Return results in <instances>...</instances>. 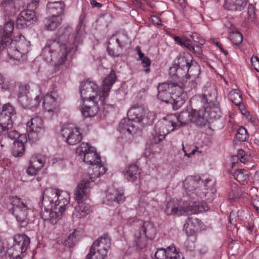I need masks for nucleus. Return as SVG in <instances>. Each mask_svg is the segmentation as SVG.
Here are the masks:
<instances>
[{
  "instance_id": "obj_42",
  "label": "nucleus",
  "mask_w": 259,
  "mask_h": 259,
  "mask_svg": "<svg viewBox=\"0 0 259 259\" xmlns=\"http://www.w3.org/2000/svg\"><path fill=\"white\" fill-rule=\"evenodd\" d=\"M176 116L171 115L168 116L166 118L163 122L161 125L160 126L162 131L166 132L168 129L174 128V130L177 128V125L176 122L174 121V118L175 119Z\"/></svg>"
},
{
  "instance_id": "obj_50",
  "label": "nucleus",
  "mask_w": 259,
  "mask_h": 259,
  "mask_svg": "<svg viewBox=\"0 0 259 259\" xmlns=\"http://www.w3.org/2000/svg\"><path fill=\"white\" fill-rule=\"evenodd\" d=\"M1 7L6 12H11L15 9L13 0H2Z\"/></svg>"
},
{
  "instance_id": "obj_15",
  "label": "nucleus",
  "mask_w": 259,
  "mask_h": 259,
  "mask_svg": "<svg viewBox=\"0 0 259 259\" xmlns=\"http://www.w3.org/2000/svg\"><path fill=\"white\" fill-rule=\"evenodd\" d=\"M200 182V177L199 176H189L183 182V187L187 195L194 199V196L198 195V188Z\"/></svg>"
},
{
  "instance_id": "obj_21",
  "label": "nucleus",
  "mask_w": 259,
  "mask_h": 259,
  "mask_svg": "<svg viewBox=\"0 0 259 259\" xmlns=\"http://www.w3.org/2000/svg\"><path fill=\"white\" fill-rule=\"evenodd\" d=\"M14 23L13 21H9L5 24L4 27V35L0 40V52H2L7 47L10 41L12 40L10 37L14 30Z\"/></svg>"
},
{
  "instance_id": "obj_28",
  "label": "nucleus",
  "mask_w": 259,
  "mask_h": 259,
  "mask_svg": "<svg viewBox=\"0 0 259 259\" xmlns=\"http://www.w3.org/2000/svg\"><path fill=\"white\" fill-rule=\"evenodd\" d=\"M174 131V128L168 129L166 132L162 131L160 127L158 125L155 126L153 132L152 133L150 140L151 142L154 144H158L161 141H163L165 137V136L169 133L170 132Z\"/></svg>"
},
{
  "instance_id": "obj_20",
  "label": "nucleus",
  "mask_w": 259,
  "mask_h": 259,
  "mask_svg": "<svg viewBox=\"0 0 259 259\" xmlns=\"http://www.w3.org/2000/svg\"><path fill=\"white\" fill-rule=\"evenodd\" d=\"M45 157L41 155L33 156L30 160L29 166L27 169V173L30 176L35 175L44 166Z\"/></svg>"
},
{
  "instance_id": "obj_26",
  "label": "nucleus",
  "mask_w": 259,
  "mask_h": 259,
  "mask_svg": "<svg viewBox=\"0 0 259 259\" xmlns=\"http://www.w3.org/2000/svg\"><path fill=\"white\" fill-rule=\"evenodd\" d=\"M192 122L199 126H204L208 121L206 110H191Z\"/></svg>"
},
{
  "instance_id": "obj_38",
  "label": "nucleus",
  "mask_w": 259,
  "mask_h": 259,
  "mask_svg": "<svg viewBox=\"0 0 259 259\" xmlns=\"http://www.w3.org/2000/svg\"><path fill=\"white\" fill-rule=\"evenodd\" d=\"M233 176L239 183L244 185L249 180V172L245 169H240L235 170Z\"/></svg>"
},
{
  "instance_id": "obj_45",
  "label": "nucleus",
  "mask_w": 259,
  "mask_h": 259,
  "mask_svg": "<svg viewBox=\"0 0 259 259\" xmlns=\"http://www.w3.org/2000/svg\"><path fill=\"white\" fill-rule=\"evenodd\" d=\"M106 255L99 250L91 246L90 251L86 256V259H104Z\"/></svg>"
},
{
  "instance_id": "obj_30",
  "label": "nucleus",
  "mask_w": 259,
  "mask_h": 259,
  "mask_svg": "<svg viewBox=\"0 0 259 259\" xmlns=\"http://www.w3.org/2000/svg\"><path fill=\"white\" fill-rule=\"evenodd\" d=\"M200 73L199 66L196 62H191L186 70V74L188 76L192 81H194L197 84L199 81V75Z\"/></svg>"
},
{
  "instance_id": "obj_49",
  "label": "nucleus",
  "mask_w": 259,
  "mask_h": 259,
  "mask_svg": "<svg viewBox=\"0 0 259 259\" xmlns=\"http://www.w3.org/2000/svg\"><path fill=\"white\" fill-rule=\"evenodd\" d=\"M14 147L13 150V154L15 157L21 156L25 151L24 144H18L14 142Z\"/></svg>"
},
{
  "instance_id": "obj_23",
  "label": "nucleus",
  "mask_w": 259,
  "mask_h": 259,
  "mask_svg": "<svg viewBox=\"0 0 259 259\" xmlns=\"http://www.w3.org/2000/svg\"><path fill=\"white\" fill-rule=\"evenodd\" d=\"M18 101L23 108L31 109L36 107L39 105L40 98L39 96H36L32 100L29 95L20 93L18 95Z\"/></svg>"
},
{
  "instance_id": "obj_55",
  "label": "nucleus",
  "mask_w": 259,
  "mask_h": 259,
  "mask_svg": "<svg viewBox=\"0 0 259 259\" xmlns=\"http://www.w3.org/2000/svg\"><path fill=\"white\" fill-rule=\"evenodd\" d=\"M205 110H206V116L209 119L208 122H211L213 119H215L220 116L219 115H217L214 109L210 108L208 110L207 109H205Z\"/></svg>"
},
{
  "instance_id": "obj_5",
  "label": "nucleus",
  "mask_w": 259,
  "mask_h": 259,
  "mask_svg": "<svg viewBox=\"0 0 259 259\" xmlns=\"http://www.w3.org/2000/svg\"><path fill=\"white\" fill-rule=\"evenodd\" d=\"M10 202L13 206L12 213L19 225L22 227L26 226L29 221L34 217L29 201L14 196L10 198Z\"/></svg>"
},
{
  "instance_id": "obj_7",
  "label": "nucleus",
  "mask_w": 259,
  "mask_h": 259,
  "mask_svg": "<svg viewBox=\"0 0 259 259\" xmlns=\"http://www.w3.org/2000/svg\"><path fill=\"white\" fill-rule=\"evenodd\" d=\"M5 49L10 59L19 60L29 52L30 42L26 40L24 36L20 34L14 40H11Z\"/></svg>"
},
{
  "instance_id": "obj_24",
  "label": "nucleus",
  "mask_w": 259,
  "mask_h": 259,
  "mask_svg": "<svg viewBox=\"0 0 259 259\" xmlns=\"http://www.w3.org/2000/svg\"><path fill=\"white\" fill-rule=\"evenodd\" d=\"M111 239L108 235H104L96 240L92 245L102 253L107 255L108 250L110 248Z\"/></svg>"
},
{
  "instance_id": "obj_9",
  "label": "nucleus",
  "mask_w": 259,
  "mask_h": 259,
  "mask_svg": "<svg viewBox=\"0 0 259 259\" xmlns=\"http://www.w3.org/2000/svg\"><path fill=\"white\" fill-rule=\"evenodd\" d=\"M76 154L80 157L83 161L90 165L101 162V157L97 154L96 149L89 143L82 142L77 147Z\"/></svg>"
},
{
  "instance_id": "obj_14",
  "label": "nucleus",
  "mask_w": 259,
  "mask_h": 259,
  "mask_svg": "<svg viewBox=\"0 0 259 259\" xmlns=\"http://www.w3.org/2000/svg\"><path fill=\"white\" fill-rule=\"evenodd\" d=\"M37 21L35 13L33 11L23 10L20 12L16 21L18 28H23L29 26Z\"/></svg>"
},
{
  "instance_id": "obj_51",
  "label": "nucleus",
  "mask_w": 259,
  "mask_h": 259,
  "mask_svg": "<svg viewBox=\"0 0 259 259\" xmlns=\"http://www.w3.org/2000/svg\"><path fill=\"white\" fill-rule=\"evenodd\" d=\"M174 40L177 44L182 47H185L188 49H190L191 46V39L186 38H181L179 36H175Z\"/></svg>"
},
{
  "instance_id": "obj_64",
  "label": "nucleus",
  "mask_w": 259,
  "mask_h": 259,
  "mask_svg": "<svg viewBox=\"0 0 259 259\" xmlns=\"http://www.w3.org/2000/svg\"><path fill=\"white\" fill-rule=\"evenodd\" d=\"M151 21L155 25H160L161 24L160 19L155 15L151 17Z\"/></svg>"
},
{
  "instance_id": "obj_8",
  "label": "nucleus",
  "mask_w": 259,
  "mask_h": 259,
  "mask_svg": "<svg viewBox=\"0 0 259 259\" xmlns=\"http://www.w3.org/2000/svg\"><path fill=\"white\" fill-rule=\"evenodd\" d=\"M128 40L127 36L124 34L118 33L112 35L108 41L107 50L109 55L113 57L120 56Z\"/></svg>"
},
{
  "instance_id": "obj_46",
  "label": "nucleus",
  "mask_w": 259,
  "mask_h": 259,
  "mask_svg": "<svg viewBox=\"0 0 259 259\" xmlns=\"http://www.w3.org/2000/svg\"><path fill=\"white\" fill-rule=\"evenodd\" d=\"M229 39L235 45L240 44L243 40V36L239 31H232L229 33Z\"/></svg>"
},
{
  "instance_id": "obj_13",
  "label": "nucleus",
  "mask_w": 259,
  "mask_h": 259,
  "mask_svg": "<svg viewBox=\"0 0 259 259\" xmlns=\"http://www.w3.org/2000/svg\"><path fill=\"white\" fill-rule=\"evenodd\" d=\"M191 62H192V58L189 55L177 57L173 66L169 68L170 71L176 75L183 74L182 71L186 73V70Z\"/></svg>"
},
{
  "instance_id": "obj_60",
  "label": "nucleus",
  "mask_w": 259,
  "mask_h": 259,
  "mask_svg": "<svg viewBox=\"0 0 259 259\" xmlns=\"http://www.w3.org/2000/svg\"><path fill=\"white\" fill-rule=\"evenodd\" d=\"M27 142V137L26 135L25 134H21L20 135L19 134V136L17 137L16 140L14 141V142H16L18 144H24V143Z\"/></svg>"
},
{
  "instance_id": "obj_33",
  "label": "nucleus",
  "mask_w": 259,
  "mask_h": 259,
  "mask_svg": "<svg viewBox=\"0 0 259 259\" xmlns=\"http://www.w3.org/2000/svg\"><path fill=\"white\" fill-rule=\"evenodd\" d=\"M139 231L142 232V235L149 239H153L156 235V229L153 224L149 222H144Z\"/></svg>"
},
{
  "instance_id": "obj_41",
  "label": "nucleus",
  "mask_w": 259,
  "mask_h": 259,
  "mask_svg": "<svg viewBox=\"0 0 259 259\" xmlns=\"http://www.w3.org/2000/svg\"><path fill=\"white\" fill-rule=\"evenodd\" d=\"M191 116V110H186L182 111L175 119L179 121L181 126H184L192 122Z\"/></svg>"
},
{
  "instance_id": "obj_35",
  "label": "nucleus",
  "mask_w": 259,
  "mask_h": 259,
  "mask_svg": "<svg viewBox=\"0 0 259 259\" xmlns=\"http://www.w3.org/2000/svg\"><path fill=\"white\" fill-rule=\"evenodd\" d=\"M201 221L198 219L189 218L186 225V231L190 235H192L201 228Z\"/></svg>"
},
{
  "instance_id": "obj_4",
  "label": "nucleus",
  "mask_w": 259,
  "mask_h": 259,
  "mask_svg": "<svg viewBox=\"0 0 259 259\" xmlns=\"http://www.w3.org/2000/svg\"><path fill=\"white\" fill-rule=\"evenodd\" d=\"M157 98L162 102L170 103L174 109L180 108L185 102L186 94L181 82H165L157 88Z\"/></svg>"
},
{
  "instance_id": "obj_18",
  "label": "nucleus",
  "mask_w": 259,
  "mask_h": 259,
  "mask_svg": "<svg viewBox=\"0 0 259 259\" xmlns=\"http://www.w3.org/2000/svg\"><path fill=\"white\" fill-rule=\"evenodd\" d=\"M58 95L56 92H53L46 94L44 98L43 106L48 112L57 113L59 106Z\"/></svg>"
},
{
  "instance_id": "obj_19",
  "label": "nucleus",
  "mask_w": 259,
  "mask_h": 259,
  "mask_svg": "<svg viewBox=\"0 0 259 259\" xmlns=\"http://www.w3.org/2000/svg\"><path fill=\"white\" fill-rule=\"evenodd\" d=\"M184 202L179 200H170L168 201L165 209V213L167 215H181L186 212Z\"/></svg>"
},
{
  "instance_id": "obj_61",
  "label": "nucleus",
  "mask_w": 259,
  "mask_h": 259,
  "mask_svg": "<svg viewBox=\"0 0 259 259\" xmlns=\"http://www.w3.org/2000/svg\"><path fill=\"white\" fill-rule=\"evenodd\" d=\"M10 129L9 127L6 126L5 124H3L2 122L0 121V136H4L6 133Z\"/></svg>"
},
{
  "instance_id": "obj_11",
  "label": "nucleus",
  "mask_w": 259,
  "mask_h": 259,
  "mask_svg": "<svg viewBox=\"0 0 259 259\" xmlns=\"http://www.w3.org/2000/svg\"><path fill=\"white\" fill-rule=\"evenodd\" d=\"M42 119L39 116L32 118L27 123V132L29 139L35 141L38 139V134L44 131Z\"/></svg>"
},
{
  "instance_id": "obj_53",
  "label": "nucleus",
  "mask_w": 259,
  "mask_h": 259,
  "mask_svg": "<svg viewBox=\"0 0 259 259\" xmlns=\"http://www.w3.org/2000/svg\"><path fill=\"white\" fill-rule=\"evenodd\" d=\"M231 189L234 198L239 197L242 195V192L237 184H232Z\"/></svg>"
},
{
  "instance_id": "obj_37",
  "label": "nucleus",
  "mask_w": 259,
  "mask_h": 259,
  "mask_svg": "<svg viewBox=\"0 0 259 259\" xmlns=\"http://www.w3.org/2000/svg\"><path fill=\"white\" fill-rule=\"evenodd\" d=\"M47 7L50 12L56 16H60L63 14L65 9V5L63 2L50 3L47 5Z\"/></svg>"
},
{
  "instance_id": "obj_1",
  "label": "nucleus",
  "mask_w": 259,
  "mask_h": 259,
  "mask_svg": "<svg viewBox=\"0 0 259 259\" xmlns=\"http://www.w3.org/2000/svg\"><path fill=\"white\" fill-rule=\"evenodd\" d=\"M81 39L78 31L70 38V29L64 28L58 37L49 39L42 51V55L47 62H54L55 68L59 70L71 51L76 52Z\"/></svg>"
},
{
  "instance_id": "obj_29",
  "label": "nucleus",
  "mask_w": 259,
  "mask_h": 259,
  "mask_svg": "<svg viewBox=\"0 0 259 259\" xmlns=\"http://www.w3.org/2000/svg\"><path fill=\"white\" fill-rule=\"evenodd\" d=\"M118 130L122 134H125L127 132L130 134H133L136 132L137 128L133 122L128 118L121 120L119 123Z\"/></svg>"
},
{
  "instance_id": "obj_43",
  "label": "nucleus",
  "mask_w": 259,
  "mask_h": 259,
  "mask_svg": "<svg viewBox=\"0 0 259 259\" xmlns=\"http://www.w3.org/2000/svg\"><path fill=\"white\" fill-rule=\"evenodd\" d=\"M166 259H184L181 253L177 251L174 246H170L166 248Z\"/></svg>"
},
{
  "instance_id": "obj_63",
  "label": "nucleus",
  "mask_w": 259,
  "mask_h": 259,
  "mask_svg": "<svg viewBox=\"0 0 259 259\" xmlns=\"http://www.w3.org/2000/svg\"><path fill=\"white\" fill-rule=\"evenodd\" d=\"M251 202L254 208L259 212V196H255L254 197Z\"/></svg>"
},
{
  "instance_id": "obj_34",
  "label": "nucleus",
  "mask_w": 259,
  "mask_h": 259,
  "mask_svg": "<svg viewBox=\"0 0 259 259\" xmlns=\"http://www.w3.org/2000/svg\"><path fill=\"white\" fill-rule=\"evenodd\" d=\"M62 21L60 16L53 14L51 17L46 19L44 21L45 28L48 30H54L59 26Z\"/></svg>"
},
{
  "instance_id": "obj_44",
  "label": "nucleus",
  "mask_w": 259,
  "mask_h": 259,
  "mask_svg": "<svg viewBox=\"0 0 259 259\" xmlns=\"http://www.w3.org/2000/svg\"><path fill=\"white\" fill-rule=\"evenodd\" d=\"M232 166L233 167L235 166L236 163H238L239 161L241 163H245L247 161V160L245 152L242 149H239L238 151L237 155H234L232 157Z\"/></svg>"
},
{
  "instance_id": "obj_25",
  "label": "nucleus",
  "mask_w": 259,
  "mask_h": 259,
  "mask_svg": "<svg viewBox=\"0 0 259 259\" xmlns=\"http://www.w3.org/2000/svg\"><path fill=\"white\" fill-rule=\"evenodd\" d=\"M146 114V110L140 106H134L128 111L127 116L133 122L140 123L142 122L143 117Z\"/></svg>"
},
{
  "instance_id": "obj_54",
  "label": "nucleus",
  "mask_w": 259,
  "mask_h": 259,
  "mask_svg": "<svg viewBox=\"0 0 259 259\" xmlns=\"http://www.w3.org/2000/svg\"><path fill=\"white\" fill-rule=\"evenodd\" d=\"M190 51H193L197 56H200L202 55V49L201 46L198 45L192 44V42L191 41V46H190V49H189Z\"/></svg>"
},
{
  "instance_id": "obj_31",
  "label": "nucleus",
  "mask_w": 259,
  "mask_h": 259,
  "mask_svg": "<svg viewBox=\"0 0 259 259\" xmlns=\"http://www.w3.org/2000/svg\"><path fill=\"white\" fill-rule=\"evenodd\" d=\"M247 4V0H225V9L230 11H242Z\"/></svg>"
},
{
  "instance_id": "obj_6",
  "label": "nucleus",
  "mask_w": 259,
  "mask_h": 259,
  "mask_svg": "<svg viewBox=\"0 0 259 259\" xmlns=\"http://www.w3.org/2000/svg\"><path fill=\"white\" fill-rule=\"evenodd\" d=\"M91 191L90 182L89 180H81L75 192V199L77 202L73 215L78 218H82L88 215L90 211L89 205L84 202Z\"/></svg>"
},
{
  "instance_id": "obj_40",
  "label": "nucleus",
  "mask_w": 259,
  "mask_h": 259,
  "mask_svg": "<svg viewBox=\"0 0 259 259\" xmlns=\"http://www.w3.org/2000/svg\"><path fill=\"white\" fill-rule=\"evenodd\" d=\"M147 238L143 236L141 232L139 231L135 234L134 245L136 246L138 249H142L147 245Z\"/></svg>"
},
{
  "instance_id": "obj_47",
  "label": "nucleus",
  "mask_w": 259,
  "mask_h": 259,
  "mask_svg": "<svg viewBox=\"0 0 259 259\" xmlns=\"http://www.w3.org/2000/svg\"><path fill=\"white\" fill-rule=\"evenodd\" d=\"M155 118V115L153 112L146 110V114L143 117L141 122L144 126L150 125L153 123Z\"/></svg>"
},
{
  "instance_id": "obj_27",
  "label": "nucleus",
  "mask_w": 259,
  "mask_h": 259,
  "mask_svg": "<svg viewBox=\"0 0 259 259\" xmlns=\"http://www.w3.org/2000/svg\"><path fill=\"white\" fill-rule=\"evenodd\" d=\"M185 206V212L191 213H198L208 210V206L204 202L194 201L191 203L184 202Z\"/></svg>"
},
{
  "instance_id": "obj_10",
  "label": "nucleus",
  "mask_w": 259,
  "mask_h": 259,
  "mask_svg": "<svg viewBox=\"0 0 259 259\" xmlns=\"http://www.w3.org/2000/svg\"><path fill=\"white\" fill-rule=\"evenodd\" d=\"M61 132L62 136L66 139V142L70 145H76L82 138L79 128L73 125L64 126Z\"/></svg>"
},
{
  "instance_id": "obj_17",
  "label": "nucleus",
  "mask_w": 259,
  "mask_h": 259,
  "mask_svg": "<svg viewBox=\"0 0 259 259\" xmlns=\"http://www.w3.org/2000/svg\"><path fill=\"white\" fill-rule=\"evenodd\" d=\"M124 200L125 196L121 191L110 189L106 193L104 203L108 205H115L123 202Z\"/></svg>"
},
{
  "instance_id": "obj_32",
  "label": "nucleus",
  "mask_w": 259,
  "mask_h": 259,
  "mask_svg": "<svg viewBox=\"0 0 259 259\" xmlns=\"http://www.w3.org/2000/svg\"><path fill=\"white\" fill-rule=\"evenodd\" d=\"M123 173L128 181L133 182L139 177L140 171L136 164H132L125 169Z\"/></svg>"
},
{
  "instance_id": "obj_52",
  "label": "nucleus",
  "mask_w": 259,
  "mask_h": 259,
  "mask_svg": "<svg viewBox=\"0 0 259 259\" xmlns=\"http://www.w3.org/2000/svg\"><path fill=\"white\" fill-rule=\"evenodd\" d=\"M10 82L0 74V88L3 90H8L10 88Z\"/></svg>"
},
{
  "instance_id": "obj_57",
  "label": "nucleus",
  "mask_w": 259,
  "mask_h": 259,
  "mask_svg": "<svg viewBox=\"0 0 259 259\" xmlns=\"http://www.w3.org/2000/svg\"><path fill=\"white\" fill-rule=\"evenodd\" d=\"M11 128H10L8 131V133H6L5 135H4L5 136H6L7 135V137L11 139H15L16 140L17 137L19 136V133L16 131V130H11Z\"/></svg>"
},
{
  "instance_id": "obj_56",
  "label": "nucleus",
  "mask_w": 259,
  "mask_h": 259,
  "mask_svg": "<svg viewBox=\"0 0 259 259\" xmlns=\"http://www.w3.org/2000/svg\"><path fill=\"white\" fill-rule=\"evenodd\" d=\"M141 60L142 61L143 67L145 68L144 71L146 73H148L150 71V69L149 68L151 64L150 60L148 57H146L141 59Z\"/></svg>"
},
{
  "instance_id": "obj_2",
  "label": "nucleus",
  "mask_w": 259,
  "mask_h": 259,
  "mask_svg": "<svg viewBox=\"0 0 259 259\" xmlns=\"http://www.w3.org/2000/svg\"><path fill=\"white\" fill-rule=\"evenodd\" d=\"M68 196L67 193L58 189H45L42 200L44 210L41 213V218L52 224H56L60 219L66 206L69 203L67 198Z\"/></svg>"
},
{
  "instance_id": "obj_36",
  "label": "nucleus",
  "mask_w": 259,
  "mask_h": 259,
  "mask_svg": "<svg viewBox=\"0 0 259 259\" xmlns=\"http://www.w3.org/2000/svg\"><path fill=\"white\" fill-rule=\"evenodd\" d=\"M98 102H93L92 105L85 106L81 109V113L85 117L94 116L99 111Z\"/></svg>"
},
{
  "instance_id": "obj_58",
  "label": "nucleus",
  "mask_w": 259,
  "mask_h": 259,
  "mask_svg": "<svg viewBox=\"0 0 259 259\" xmlns=\"http://www.w3.org/2000/svg\"><path fill=\"white\" fill-rule=\"evenodd\" d=\"M255 7L252 4H249L247 8V14L249 18H253L255 16Z\"/></svg>"
},
{
  "instance_id": "obj_39",
  "label": "nucleus",
  "mask_w": 259,
  "mask_h": 259,
  "mask_svg": "<svg viewBox=\"0 0 259 259\" xmlns=\"http://www.w3.org/2000/svg\"><path fill=\"white\" fill-rule=\"evenodd\" d=\"M228 98L232 102L239 108L241 106H243L242 94L240 91L235 89L231 90L228 94Z\"/></svg>"
},
{
  "instance_id": "obj_12",
  "label": "nucleus",
  "mask_w": 259,
  "mask_h": 259,
  "mask_svg": "<svg viewBox=\"0 0 259 259\" xmlns=\"http://www.w3.org/2000/svg\"><path fill=\"white\" fill-rule=\"evenodd\" d=\"M15 244L13 246V248H10L8 254L11 256V257H19L17 253L11 252V250H15L16 251H18L21 253L25 252L30 244V239L25 235H18L14 238Z\"/></svg>"
},
{
  "instance_id": "obj_16",
  "label": "nucleus",
  "mask_w": 259,
  "mask_h": 259,
  "mask_svg": "<svg viewBox=\"0 0 259 259\" xmlns=\"http://www.w3.org/2000/svg\"><path fill=\"white\" fill-rule=\"evenodd\" d=\"M15 117L14 107L9 103L3 105L0 111V121L10 128L13 126V119Z\"/></svg>"
},
{
  "instance_id": "obj_3",
  "label": "nucleus",
  "mask_w": 259,
  "mask_h": 259,
  "mask_svg": "<svg viewBox=\"0 0 259 259\" xmlns=\"http://www.w3.org/2000/svg\"><path fill=\"white\" fill-rule=\"evenodd\" d=\"M116 79L115 72L112 70L103 80L101 92L99 90L98 85L93 81L87 79L82 82L79 90L82 100L83 101L89 100L92 102L100 101L102 104H105L110 90Z\"/></svg>"
},
{
  "instance_id": "obj_22",
  "label": "nucleus",
  "mask_w": 259,
  "mask_h": 259,
  "mask_svg": "<svg viewBox=\"0 0 259 259\" xmlns=\"http://www.w3.org/2000/svg\"><path fill=\"white\" fill-rule=\"evenodd\" d=\"M92 166L88 169V173L90 178L88 180L90 182V187H91V182H94L96 178H99L101 175L105 174L107 171V168L102 164L101 161L97 164H91ZM87 181L88 180H84Z\"/></svg>"
},
{
  "instance_id": "obj_59",
  "label": "nucleus",
  "mask_w": 259,
  "mask_h": 259,
  "mask_svg": "<svg viewBox=\"0 0 259 259\" xmlns=\"http://www.w3.org/2000/svg\"><path fill=\"white\" fill-rule=\"evenodd\" d=\"M39 1V0H32V2L27 5L26 10L34 11L37 6L38 5Z\"/></svg>"
},
{
  "instance_id": "obj_62",
  "label": "nucleus",
  "mask_w": 259,
  "mask_h": 259,
  "mask_svg": "<svg viewBox=\"0 0 259 259\" xmlns=\"http://www.w3.org/2000/svg\"><path fill=\"white\" fill-rule=\"evenodd\" d=\"M185 245L186 247H187V249L190 251H192L195 248L194 242L189 240H187L185 242Z\"/></svg>"
},
{
  "instance_id": "obj_48",
  "label": "nucleus",
  "mask_w": 259,
  "mask_h": 259,
  "mask_svg": "<svg viewBox=\"0 0 259 259\" xmlns=\"http://www.w3.org/2000/svg\"><path fill=\"white\" fill-rule=\"evenodd\" d=\"M248 138L246 130L244 127H240L236 134V138L239 142H244Z\"/></svg>"
}]
</instances>
